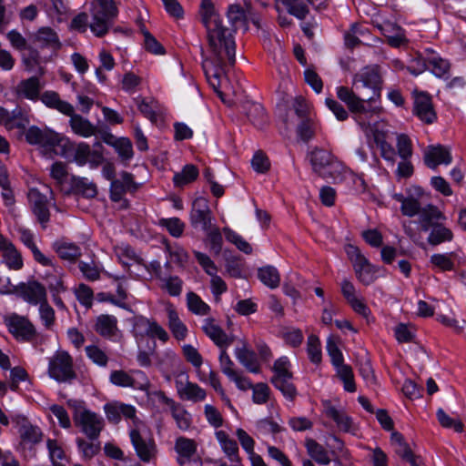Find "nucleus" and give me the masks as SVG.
Segmentation results:
<instances>
[{"label":"nucleus","mask_w":466,"mask_h":466,"mask_svg":"<svg viewBox=\"0 0 466 466\" xmlns=\"http://www.w3.org/2000/svg\"><path fill=\"white\" fill-rule=\"evenodd\" d=\"M200 15L207 28L209 55L203 59L202 67L209 86L217 92L223 102V93L219 90L227 80L226 68L236 61V46L231 30L223 25L211 0H202Z\"/></svg>","instance_id":"f257e3e1"},{"label":"nucleus","mask_w":466,"mask_h":466,"mask_svg":"<svg viewBox=\"0 0 466 466\" xmlns=\"http://www.w3.org/2000/svg\"><path fill=\"white\" fill-rule=\"evenodd\" d=\"M381 83L378 66H366L353 76L352 88L339 86L336 95L352 114L371 116L381 112V107L375 105L380 96Z\"/></svg>","instance_id":"f03ea898"},{"label":"nucleus","mask_w":466,"mask_h":466,"mask_svg":"<svg viewBox=\"0 0 466 466\" xmlns=\"http://www.w3.org/2000/svg\"><path fill=\"white\" fill-rule=\"evenodd\" d=\"M66 404L72 410L75 426L80 432L89 440H97L106 426L104 418L89 410L82 400L70 399Z\"/></svg>","instance_id":"7ed1b4c3"},{"label":"nucleus","mask_w":466,"mask_h":466,"mask_svg":"<svg viewBox=\"0 0 466 466\" xmlns=\"http://www.w3.org/2000/svg\"><path fill=\"white\" fill-rule=\"evenodd\" d=\"M56 155L70 159L80 167L89 164L91 167H96L103 160L102 153L98 150H92L88 144L76 143L64 136L60 140Z\"/></svg>","instance_id":"20e7f679"},{"label":"nucleus","mask_w":466,"mask_h":466,"mask_svg":"<svg viewBox=\"0 0 466 466\" xmlns=\"http://www.w3.org/2000/svg\"><path fill=\"white\" fill-rule=\"evenodd\" d=\"M309 161L313 171L323 178L341 180L346 171L343 164L336 157L321 148H315L309 153Z\"/></svg>","instance_id":"39448f33"},{"label":"nucleus","mask_w":466,"mask_h":466,"mask_svg":"<svg viewBox=\"0 0 466 466\" xmlns=\"http://www.w3.org/2000/svg\"><path fill=\"white\" fill-rule=\"evenodd\" d=\"M345 252L352 263L357 279L361 284L365 286L371 285L377 279L384 276V270L380 267L372 265L358 247L347 245Z\"/></svg>","instance_id":"423d86ee"},{"label":"nucleus","mask_w":466,"mask_h":466,"mask_svg":"<svg viewBox=\"0 0 466 466\" xmlns=\"http://www.w3.org/2000/svg\"><path fill=\"white\" fill-rule=\"evenodd\" d=\"M18 436L19 449L25 454L35 455V447L41 443L44 432L37 425L33 424L25 415L15 414L11 418Z\"/></svg>","instance_id":"0eeeda50"},{"label":"nucleus","mask_w":466,"mask_h":466,"mask_svg":"<svg viewBox=\"0 0 466 466\" xmlns=\"http://www.w3.org/2000/svg\"><path fill=\"white\" fill-rule=\"evenodd\" d=\"M116 15L117 9L113 0H96L92 5L91 31L98 37L105 35Z\"/></svg>","instance_id":"6e6552de"},{"label":"nucleus","mask_w":466,"mask_h":466,"mask_svg":"<svg viewBox=\"0 0 466 466\" xmlns=\"http://www.w3.org/2000/svg\"><path fill=\"white\" fill-rule=\"evenodd\" d=\"M129 437L137 457L143 462L149 463L156 459L157 445L144 422L133 427L129 431Z\"/></svg>","instance_id":"1a4fd4ad"},{"label":"nucleus","mask_w":466,"mask_h":466,"mask_svg":"<svg viewBox=\"0 0 466 466\" xmlns=\"http://www.w3.org/2000/svg\"><path fill=\"white\" fill-rule=\"evenodd\" d=\"M25 140L31 144L38 146L44 154L54 152L56 154L60 140L63 136L47 128H39L35 126L30 127L25 133Z\"/></svg>","instance_id":"9d476101"},{"label":"nucleus","mask_w":466,"mask_h":466,"mask_svg":"<svg viewBox=\"0 0 466 466\" xmlns=\"http://www.w3.org/2000/svg\"><path fill=\"white\" fill-rule=\"evenodd\" d=\"M48 375L58 382L70 381L75 379L76 373L73 370V360L64 350H57L50 358L48 362Z\"/></svg>","instance_id":"9b49d317"},{"label":"nucleus","mask_w":466,"mask_h":466,"mask_svg":"<svg viewBox=\"0 0 466 466\" xmlns=\"http://www.w3.org/2000/svg\"><path fill=\"white\" fill-rule=\"evenodd\" d=\"M103 411L109 423L118 424L122 419L129 420L136 427L143 422L137 417V410L134 405L120 400H111L104 404Z\"/></svg>","instance_id":"f8f14e48"},{"label":"nucleus","mask_w":466,"mask_h":466,"mask_svg":"<svg viewBox=\"0 0 466 466\" xmlns=\"http://www.w3.org/2000/svg\"><path fill=\"white\" fill-rule=\"evenodd\" d=\"M5 324L18 341L30 342L37 335L35 325L26 317L13 313L5 318Z\"/></svg>","instance_id":"ddd939ff"},{"label":"nucleus","mask_w":466,"mask_h":466,"mask_svg":"<svg viewBox=\"0 0 466 466\" xmlns=\"http://www.w3.org/2000/svg\"><path fill=\"white\" fill-rule=\"evenodd\" d=\"M109 381L117 387L132 388L134 390H147L148 378L140 370H132L127 372L122 370H113L109 375Z\"/></svg>","instance_id":"4468645a"},{"label":"nucleus","mask_w":466,"mask_h":466,"mask_svg":"<svg viewBox=\"0 0 466 466\" xmlns=\"http://www.w3.org/2000/svg\"><path fill=\"white\" fill-rule=\"evenodd\" d=\"M175 387L177 396L183 400L199 402L207 397L206 390L198 384L190 381L188 375L183 372L176 376Z\"/></svg>","instance_id":"2eb2a0df"},{"label":"nucleus","mask_w":466,"mask_h":466,"mask_svg":"<svg viewBox=\"0 0 466 466\" xmlns=\"http://www.w3.org/2000/svg\"><path fill=\"white\" fill-rule=\"evenodd\" d=\"M329 0H281L288 13L299 20H303L309 14V6L320 12L328 7Z\"/></svg>","instance_id":"dca6fc26"},{"label":"nucleus","mask_w":466,"mask_h":466,"mask_svg":"<svg viewBox=\"0 0 466 466\" xmlns=\"http://www.w3.org/2000/svg\"><path fill=\"white\" fill-rule=\"evenodd\" d=\"M413 114L424 124L431 125L437 119V114L432 105L431 97L422 91L413 92Z\"/></svg>","instance_id":"f3484780"},{"label":"nucleus","mask_w":466,"mask_h":466,"mask_svg":"<svg viewBox=\"0 0 466 466\" xmlns=\"http://www.w3.org/2000/svg\"><path fill=\"white\" fill-rule=\"evenodd\" d=\"M15 294H18L25 302L30 305H40L47 300V293L45 286L38 281L33 280L17 285Z\"/></svg>","instance_id":"a211bd4d"},{"label":"nucleus","mask_w":466,"mask_h":466,"mask_svg":"<svg viewBox=\"0 0 466 466\" xmlns=\"http://www.w3.org/2000/svg\"><path fill=\"white\" fill-rule=\"evenodd\" d=\"M190 223L194 228H200L203 230L210 228L212 216L206 198H198L194 200L190 212Z\"/></svg>","instance_id":"6ab92c4d"},{"label":"nucleus","mask_w":466,"mask_h":466,"mask_svg":"<svg viewBox=\"0 0 466 466\" xmlns=\"http://www.w3.org/2000/svg\"><path fill=\"white\" fill-rule=\"evenodd\" d=\"M323 406L325 415L335 421L339 431L355 433L357 427L343 408L333 405L330 400H324Z\"/></svg>","instance_id":"aec40b11"},{"label":"nucleus","mask_w":466,"mask_h":466,"mask_svg":"<svg viewBox=\"0 0 466 466\" xmlns=\"http://www.w3.org/2000/svg\"><path fill=\"white\" fill-rule=\"evenodd\" d=\"M425 165L431 169L440 165H450L452 161L451 150L441 145L429 146L423 154Z\"/></svg>","instance_id":"412c9836"},{"label":"nucleus","mask_w":466,"mask_h":466,"mask_svg":"<svg viewBox=\"0 0 466 466\" xmlns=\"http://www.w3.org/2000/svg\"><path fill=\"white\" fill-rule=\"evenodd\" d=\"M28 200L33 213L37 218L43 228L46 227L49 221L50 213L47 208V199L38 189L31 188L28 191Z\"/></svg>","instance_id":"4be33fe9"},{"label":"nucleus","mask_w":466,"mask_h":466,"mask_svg":"<svg viewBox=\"0 0 466 466\" xmlns=\"http://www.w3.org/2000/svg\"><path fill=\"white\" fill-rule=\"evenodd\" d=\"M167 314V325L172 336L178 341L184 340L188 334L187 325L181 320L175 306L167 302L165 306Z\"/></svg>","instance_id":"5701e85b"},{"label":"nucleus","mask_w":466,"mask_h":466,"mask_svg":"<svg viewBox=\"0 0 466 466\" xmlns=\"http://www.w3.org/2000/svg\"><path fill=\"white\" fill-rule=\"evenodd\" d=\"M138 184L134 181L128 172H122L118 179H114L110 186V198L114 202L120 201L127 192H135Z\"/></svg>","instance_id":"b1692460"},{"label":"nucleus","mask_w":466,"mask_h":466,"mask_svg":"<svg viewBox=\"0 0 466 466\" xmlns=\"http://www.w3.org/2000/svg\"><path fill=\"white\" fill-rule=\"evenodd\" d=\"M202 330L218 347L228 348L232 343L229 338L213 318L203 320Z\"/></svg>","instance_id":"393cba45"},{"label":"nucleus","mask_w":466,"mask_h":466,"mask_svg":"<svg viewBox=\"0 0 466 466\" xmlns=\"http://www.w3.org/2000/svg\"><path fill=\"white\" fill-rule=\"evenodd\" d=\"M17 232L19 234L20 241L31 250L34 259L36 262L46 267L53 266V258L41 252L35 242L34 234L29 229L20 228Z\"/></svg>","instance_id":"a878e982"},{"label":"nucleus","mask_w":466,"mask_h":466,"mask_svg":"<svg viewBox=\"0 0 466 466\" xmlns=\"http://www.w3.org/2000/svg\"><path fill=\"white\" fill-rule=\"evenodd\" d=\"M421 229L429 231L436 224H441L446 220V216L440 208L432 204H428L421 208L419 214Z\"/></svg>","instance_id":"bb28decb"},{"label":"nucleus","mask_w":466,"mask_h":466,"mask_svg":"<svg viewBox=\"0 0 466 466\" xmlns=\"http://www.w3.org/2000/svg\"><path fill=\"white\" fill-rule=\"evenodd\" d=\"M135 328L143 329L148 336L157 338L164 343L169 339L167 331L154 319L138 317L136 319Z\"/></svg>","instance_id":"cd10ccee"},{"label":"nucleus","mask_w":466,"mask_h":466,"mask_svg":"<svg viewBox=\"0 0 466 466\" xmlns=\"http://www.w3.org/2000/svg\"><path fill=\"white\" fill-rule=\"evenodd\" d=\"M380 29L393 47H400L408 42L404 30L396 24L386 22L380 25Z\"/></svg>","instance_id":"c85d7f7f"},{"label":"nucleus","mask_w":466,"mask_h":466,"mask_svg":"<svg viewBox=\"0 0 466 466\" xmlns=\"http://www.w3.org/2000/svg\"><path fill=\"white\" fill-rule=\"evenodd\" d=\"M175 451L177 453L178 463L183 465L196 454L197 443L192 439L178 437L175 441Z\"/></svg>","instance_id":"c756f323"},{"label":"nucleus","mask_w":466,"mask_h":466,"mask_svg":"<svg viewBox=\"0 0 466 466\" xmlns=\"http://www.w3.org/2000/svg\"><path fill=\"white\" fill-rule=\"evenodd\" d=\"M235 357L248 371L258 373L260 371L256 354L248 349L246 342H242L240 347L235 349Z\"/></svg>","instance_id":"7c9ffc66"},{"label":"nucleus","mask_w":466,"mask_h":466,"mask_svg":"<svg viewBox=\"0 0 466 466\" xmlns=\"http://www.w3.org/2000/svg\"><path fill=\"white\" fill-rule=\"evenodd\" d=\"M40 100L47 107L57 110L64 115H71L74 110V106L66 101L60 99L59 95L55 91H46L41 96Z\"/></svg>","instance_id":"2f4dec72"},{"label":"nucleus","mask_w":466,"mask_h":466,"mask_svg":"<svg viewBox=\"0 0 466 466\" xmlns=\"http://www.w3.org/2000/svg\"><path fill=\"white\" fill-rule=\"evenodd\" d=\"M41 85L36 76L22 80L15 88L16 95L28 100H35L40 94Z\"/></svg>","instance_id":"473e14b6"},{"label":"nucleus","mask_w":466,"mask_h":466,"mask_svg":"<svg viewBox=\"0 0 466 466\" xmlns=\"http://www.w3.org/2000/svg\"><path fill=\"white\" fill-rule=\"evenodd\" d=\"M70 116L69 124L73 132L83 137H90L96 133V127L88 119L74 112Z\"/></svg>","instance_id":"72a5a7b5"},{"label":"nucleus","mask_w":466,"mask_h":466,"mask_svg":"<svg viewBox=\"0 0 466 466\" xmlns=\"http://www.w3.org/2000/svg\"><path fill=\"white\" fill-rule=\"evenodd\" d=\"M71 190L84 198H92L97 194L96 186L86 177L72 176L70 177Z\"/></svg>","instance_id":"f704fd0d"},{"label":"nucleus","mask_w":466,"mask_h":466,"mask_svg":"<svg viewBox=\"0 0 466 466\" xmlns=\"http://www.w3.org/2000/svg\"><path fill=\"white\" fill-rule=\"evenodd\" d=\"M95 330L105 338L116 336L117 331V319L112 315H100L96 318Z\"/></svg>","instance_id":"c9c22d12"},{"label":"nucleus","mask_w":466,"mask_h":466,"mask_svg":"<svg viewBox=\"0 0 466 466\" xmlns=\"http://www.w3.org/2000/svg\"><path fill=\"white\" fill-rule=\"evenodd\" d=\"M453 238L454 235L452 230L441 223L436 224L430 228L427 241L431 246H438L444 242H451Z\"/></svg>","instance_id":"e433bc0d"},{"label":"nucleus","mask_w":466,"mask_h":466,"mask_svg":"<svg viewBox=\"0 0 466 466\" xmlns=\"http://www.w3.org/2000/svg\"><path fill=\"white\" fill-rule=\"evenodd\" d=\"M54 250L62 259L76 261L81 256V249L74 243L66 241H56L53 244Z\"/></svg>","instance_id":"4c0bfd02"},{"label":"nucleus","mask_w":466,"mask_h":466,"mask_svg":"<svg viewBox=\"0 0 466 466\" xmlns=\"http://www.w3.org/2000/svg\"><path fill=\"white\" fill-rule=\"evenodd\" d=\"M216 439L225 454L232 462L239 461L238 447L234 440L230 439L224 431H217Z\"/></svg>","instance_id":"58836bf2"},{"label":"nucleus","mask_w":466,"mask_h":466,"mask_svg":"<svg viewBox=\"0 0 466 466\" xmlns=\"http://www.w3.org/2000/svg\"><path fill=\"white\" fill-rule=\"evenodd\" d=\"M244 110L246 116L254 126L261 127L267 123V116L260 104L246 102L244 104Z\"/></svg>","instance_id":"ea45409f"},{"label":"nucleus","mask_w":466,"mask_h":466,"mask_svg":"<svg viewBox=\"0 0 466 466\" xmlns=\"http://www.w3.org/2000/svg\"><path fill=\"white\" fill-rule=\"evenodd\" d=\"M169 410L179 430L187 431L191 427V414L180 403L175 402Z\"/></svg>","instance_id":"a19ab883"},{"label":"nucleus","mask_w":466,"mask_h":466,"mask_svg":"<svg viewBox=\"0 0 466 466\" xmlns=\"http://www.w3.org/2000/svg\"><path fill=\"white\" fill-rule=\"evenodd\" d=\"M76 447L85 461H90L101 450L100 442L97 440H89L78 437L76 440Z\"/></svg>","instance_id":"79ce46f5"},{"label":"nucleus","mask_w":466,"mask_h":466,"mask_svg":"<svg viewBox=\"0 0 466 466\" xmlns=\"http://www.w3.org/2000/svg\"><path fill=\"white\" fill-rule=\"evenodd\" d=\"M35 38L42 46L58 49L61 46L56 32L50 27L39 28L35 35Z\"/></svg>","instance_id":"37998d69"},{"label":"nucleus","mask_w":466,"mask_h":466,"mask_svg":"<svg viewBox=\"0 0 466 466\" xmlns=\"http://www.w3.org/2000/svg\"><path fill=\"white\" fill-rule=\"evenodd\" d=\"M187 309L194 315L207 316L210 307L195 292L188 291L186 295Z\"/></svg>","instance_id":"c03bdc74"},{"label":"nucleus","mask_w":466,"mask_h":466,"mask_svg":"<svg viewBox=\"0 0 466 466\" xmlns=\"http://www.w3.org/2000/svg\"><path fill=\"white\" fill-rule=\"evenodd\" d=\"M159 287L171 297H179L183 290V280L177 276L159 277Z\"/></svg>","instance_id":"a18cd8bd"},{"label":"nucleus","mask_w":466,"mask_h":466,"mask_svg":"<svg viewBox=\"0 0 466 466\" xmlns=\"http://www.w3.org/2000/svg\"><path fill=\"white\" fill-rule=\"evenodd\" d=\"M259 280L269 289H273L279 286L280 275L278 269L273 266H265L258 270Z\"/></svg>","instance_id":"49530a36"},{"label":"nucleus","mask_w":466,"mask_h":466,"mask_svg":"<svg viewBox=\"0 0 466 466\" xmlns=\"http://www.w3.org/2000/svg\"><path fill=\"white\" fill-rule=\"evenodd\" d=\"M198 177V169L192 164L186 165L180 172H177L173 177V183L177 187L192 183Z\"/></svg>","instance_id":"de8ad7c7"},{"label":"nucleus","mask_w":466,"mask_h":466,"mask_svg":"<svg viewBox=\"0 0 466 466\" xmlns=\"http://www.w3.org/2000/svg\"><path fill=\"white\" fill-rule=\"evenodd\" d=\"M227 16H228V22L231 25L230 30H231L232 36H233V31H236L239 28H243L244 30H247L245 13L240 5H231L228 9ZM228 28L229 29V27H228Z\"/></svg>","instance_id":"09e8293b"},{"label":"nucleus","mask_w":466,"mask_h":466,"mask_svg":"<svg viewBox=\"0 0 466 466\" xmlns=\"http://www.w3.org/2000/svg\"><path fill=\"white\" fill-rule=\"evenodd\" d=\"M306 448L309 455L318 463L328 465L330 462L328 451L323 446L312 439L306 441Z\"/></svg>","instance_id":"8fccbe9b"},{"label":"nucleus","mask_w":466,"mask_h":466,"mask_svg":"<svg viewBox=\"0 0 466 466\" xmlns=\"http://www.w3.org/2000/svg\"><path fill=\"white\" fill-rule=\"evenodd\" d=\"M428 69H430L436 76H445L450 70V63L439 56L435 53L427 56Z\"/></svg>","instance_id":"3c124183"},{"label":"nucleus","mask_w":466,"mask_h":466,"mask_svg":"<svg viewBox=\"0 0 466 466\" xmlns=\"http://www.w3.org/2000/svg\"><path fill=\"white\" fill-rule=\"evenodd\" d=\"M2 253L3 262L9 269L19 270L23 268L24 262L21 253L14 244L5 249Z\"/></svg>","instance_id":"603ef678"},{"label":"nucleus","mask_w":466,"mask_h":466,"mask_svg":"<svg viewBox=\"0 0 466 466\" xmlns=\"http://www.w3.org/2000/svg\"><path fill=\"white\" fill-rule=\"evenodd\" d=\"M39 319L47 330H53L56 326V312L47 300L38 305Z\"/></svg>","instance_id":"864d4df0"},{"label":"nucleus","mask_w":466,"mask_h":466,"mask_svg":"<svg viewBox=\"0 0 466 466\" xmlns=\"http://www.w3.org/2000/svg\"><path fill=\"white\" fill-rule=\"evenodd\" d=\"M151 383L148 380V386L147 390H140L146 393L147 401L153 405L163 404L166 405L168 409L176 402L173 399L167 397L163 390H150Z\"/></svg>","instance_id":"5fc2aeb1"},{"label":"nucleus","mask_w":466,"mask_h":466,"mask_svg":"<svg viewBox=\"0 0 466 466\" xmlns=\"http://www.w3.org/2000/svg\"><path fill=\"white\" fill-rule=\"evenodd\" d=\"M338 376L343 381L344 390L349 392L356 391V385L354 382L353 372L350 366L344 363L335 367Z\"/></svg>","instance_id":"6e6d98bb"},{"label":"nucleus","mask_w":466,"mask_h":466,"mask_svg":"<svg viewBox=\"0 0 466 466\" xmlns=\"http://www.w3.org/2000/svg\"><path fill=\"white\" fill-rule=\"evenodd\" d=\"M453 256V252H451L449 254L436 253L431 256L430 262L433 268H437L441 270H452L454 268V263L451 258Z\"/></svg>","instance_id":"4d7b16f0"},{"label":"nucleus","mask_w":466,"mask_h":466,"mask_svg":"<svg viewBox=\"0 0 466 466\" xmlns=\"http://www.w3.org/2000/svg\"><path fill=\"white\" fill-rule=\"evenodd\" d=\"M87 358L96 365L105 368L108 363L106 353L96 345H89L85 348Z\"/></svg>","instance_id":"13d9d810"},{"label":"nucleus","mask_w":466,"mask_h":466,"mask_svg":"<svg viewBox=\"0 0 466 466\" xmlns=\"http://www.w3.org/2000/svg\"><path fill=\"white\" fill-rule=\"evenodd\" d=\"M307 352L311 362L315 364L320 363L322 359L320 341L314 334L308 337Z\"/></svg>","instance_id":"bf43d9fd"},{"label":"nucleus","mask_w":466,"mask_h":466,"mask_svg":"<svg viewBox=\"0 0 466 466\" xmlns=\"http://www.w3.org/2000/svg\"><path fill=\"white\" fill-rule=\"evenodd\" d=\"M74 293L76 299L82 306L87 309L92 307L94 300V292L89 286L81 283L75 288Z\"/></svg>","instance_id":"052dcab7"},{"label":"nucleus","mask_w":466,"mask_h":466,"mask_svg":"<svg viewBox=\"0 0 466 466\" xmlns=\"http://www.w3.org/2000/svg\"><path fill=\"white\" fill-rule=\"evenodd\" d=\"M390 441L395 446L396 453L403 460L410 458V455L413 454L409 445L405 442L403 436L400 432L393 431L390 435Z\"/></svg>","instance_id":"680f3d73"},{"label":"nucleus","mask_w":466,"mask_h":466,"mask_svg":"<svg viewBox=\"0 0 466 466\" xmlns=\"http://www.w3.org/2000/svg\"><path fill=\"white\" fill-rule=\"evenodd\" d=\"M440 424L444 428H452L456 432H462L464 425L459 419H452L441 408L436 412Z\"/></svg>","instance_id":"e2e57ef3"},{"label":"nucleus","mask_w":466,"mask_h":466,"mask_svg":"<svg viewBox=\"0 0 466 466\" xmlns=\"http://www.w3.org/2000/svg\"><path fill=\"white\" fill-rule=\"evenodd\" d=\"M396 147L399 156L402 160H407L412 156V143L410 138L405 134L397 136Z\"/></svg>","instance_id":"0e129e2a"},{"label":"nucleus","mask_w":466,"mask_h":466,"mask_svg":"<svg viewBox=\"0 0 466 466\" xmlns=\"http://www.w3.org/2000/svg\"><path fill=\"white\" fill-rule=\"evenodd\" d=\"M271 382L287 399L292 400L295 398L297 391L291 378L271 379Z\"/></svg>","instance_id":"69168bd1"},{"label":"nucleus","mask_w":466,"mask_h":466,"mask_svg":"<svg viewBox=\"0 0 466 466\" xmlns=\"http://www.w3.org/2000/svg\"><path fill=\"white\" fill-rule=\"evenodd\" d=\"M159 225L166 228L175 238H179L185 228V224L177 218H162L159 220Z\"/></svg>","instance_id":"338daca9"},{"label":"nucleus","mask_w":466,"mask_h":466,"mask_svg":"<svg viewBox=\"0 0 466 466\" xmlns=\"http://www.w3.org/2000/svg\"><path fill=\"white\" fill-rule=\"evenodd\" d=\"M50 176L57 185L62 186L69 177L66 165L60 161L55 162L50 167Z\"/></svg>","instance_id":"774afa93"}]
</instances>
